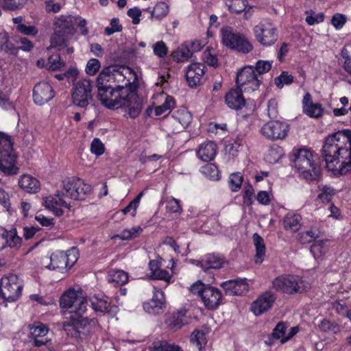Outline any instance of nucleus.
<instances>
[{"mask_svg":"<svg viewBox=\"0 0 351 351\" xmlns=\"http://www.w3.org/2000/svg\"><path fill=\"white\" fill-rule=\"evenodd\" d=\"M101 67L100 62L95 58L90 59L86 66V72L89 75H94Z\"/></svg>","mask_w":351,"mask_h":351,"instance_id":"nucleus-57","label":"nucleus"},{"mask_svg":"<svg viewBox=\"0 0 351 351\" xmlns=\"http://www.w3.org/2000/svg\"><path fill=\"white\" fill-rule=\"evenodd\" d=\"M322 157L328 170L341 175L351 171V131H339L327 137Z\"/></svg>","mask_w":351,"mask_h":351,"instance_id":"nucleus-2","label":"nucleus"},{"mask_svg":"<svg viewBox=\"0 0 351 351\" xmlns=\"http://www.w3.org/2000/svg\"><path fill=\"white\" fill-rule=\"evenodd\" d=\"M201 172L208 178L213 180L219 179V171L217 166L213 163H208L201 168Z\"/></svg>","mask_w":351,"mask_h":351,"instance_id":"nucleus-41","label":"nucleus"},{"mask_svg":"<svg viewBox=\"0 0 351 351\" xmlns=\"http://www.w3.org/2000/svg\"><path fill=\"white\" fill-rule=\"evenodd\" d=\"M254 244L256 247V263H261L265 254V246L263 239L257 233L253 235Z\"/></svg>","mask_w":351,"mask_h":351,"instance_id":"nucleus-33","label":"nucleus"},{"mask_svg":"<svg viewBox=\"0 0 351 351\" xmlns=\"http://www.w3.org/2000/svg\"><path fill=\"white\" fill-rule=\"evenodd\" d=\"M11 137L7 134L0 132V154L14 152Z\"/></svg>","mask_w":351,"mask_h":351,"instance_id":"nucleus-36","label":"nucleus"},{"mask_svg":"<svg viewBox=\"0 0 351 351\" xmlns=\"http://www.w3.org/2000/svg\"><path fill=\"white\" fill-rule=\"evenodd\" d=\"M68 36L64 34H57L54 32L51 38V47L58 49L66 47L67 45Z\"/></svg>","mask_w":351,"mask_h":351,"instance_id":"nucleus-48","label":"nucleus"},{"mask_svg":"<svg viewBox=\"0 0 351 351\" xmlns=\"http://www.w3.org/2000/svg\"><path fill=\"white\" fill-rule=\"evenodd\" d=\"M201 298L208 309H215L220 304L221 293L218 289L208 285L202 293Z\"/></svg>","mask_w":351,"mask_h":351,"instance_id":"nucleus-23","label":"nucleus"},{"mask_svg":"<svg viewBox=\"0 0 351 351\" xmlns=\"http://www.w3.org/2000/svg\"><path fill=\"white\" fill-rule=\"evenodd\" d=\"M272 285L276 291L289 295L302 293L310 288L309 283L302 278L291 274L279 276L273 280Z\"/></svg>","mask_w":351,"mask_h":351,"instance_id":"nucleus-6","label":"nucleus"},{"mask_svg":"<svg viewBox=\"0 0 351 351\" xmlns=\"http://www.w3.org/2000/svg\"><path fill=\"white\" fill-rule=\"evenodd\" d=\"M168 12V5L165 2H158L156 4L155 7L152 10L151 15L152 18L161 20L167 15Z\"/></svg>","mask_w":351,"mask_h":351,"instance_id":"nucleus-40","label":"nucleus"},{"mask_svg":"<svg viewBox=\"0 0 351 351\" xmlns=\"http://www.w3.org/2000/svg\"><path fill=\"white\" fill-rule=\"evenodd\" d=\"M272 61L267 60H258L256 62V65L254 66L255 72L257 75L262 77L263 73H267L271 68Z\"/></svg>","mask_w":351,"mask_h":351,"instance_id":"nucleus-51","label":"nucleus"},{"mask_svg":"<svg viewBox=\"0 0 351 351\" xmlns=\"http://www.w3.org/2000/svg\"><path fill=\"white\" fill-rule=\"evenodd\" d=\"M222 43L226 47L243 53H248L253 49L252 44L246 36L230 26L220 30Z\"/></svg>","mask_w":351,"mask_h":351,"instance_id":"nucleus-5","label":"nucleus"},{"mask_svg":"<svg viewBox=\"0 0 351 351\" xmlns=\"http://www.w3.org/2000/svg\"><path fill=\"white\" fill-rule=\"evenodd\" d=\"M302 217L298 214H287L284 218V227L287 230L297 232L301 227Z\"/></svg>","mask_w":351,"mask_h":351,"instance_id":"nucleus-31","label":"nucleus"},{"mask_svg":"<svg viewBox=\"0 0 351 351\" xmlns=\"http://www.w3.org/2000/svg\"><path fill=\"white\" fill-rule=\"evenodd\" d=\"M221 287L228 295H240L248 291L249 285L246 279L230 280L223 282Z\"/></svg>","mask_w":351,"mask_h":351,"instance_id":"nucleus-18","label":"nucleus"},{"mask_svg":"<svg viewBox=\"0 0 351 351\" xmlns=\"http://www.w3.org/2000/svg\"><path fill=\"white\" fill-rule=\"evenodd\" d=\"M143 232V229L140 226L125 229L121 232L119 234L114 236L121 240H130L138 237Z\"/></svg>","mask_w":351,"mask_h":351,"instance_id":"nucleus-42","label":"nucleus"},{"mask_svg":"<svg viewBox=\"0 0 351 351\" xmlns=\"http://www.w3.org/2000/svg\"><path fill=\"white\" fill-rule=\"evenodd\" d=\"M19 184L21 188L30 193H37L40 186V182L36 178L26 174L21 177Z\"/></svg>","mask_w":351,"mask_h":351,"instance_id":"nucleus-28","label":"nucleus"},{"mask_svg":"<svg viewBox=\"0 0 351 351\" xmlns=\"http://www.w3.org/2000/svg\"><path fill=\"white\" fill-rule=\"evenodd\" d=\"M267 111L269 118L276 119L278 117V103L275 99H271L268 101Z\"/></svg>","mask_w":351,"mask_h":351,"instance_id":"nucleus-63","label":"nucleus"},{"mask_svg":"<svg viewBox=\"0 0 351 351\" xmlns=\"http://www.w3.org/2000/svg\"><path fill=\"white\" fill-rule=\"evenodd\" d=\"M122 30V26L119 24V20L117 18H113L110 21V27L105 28L104 32L106 35L110 36L115 32H119Z\"/></svg>","mask_w":351,"mask_h":351,"instance_id":"nucleus-61","label":"nucleus"},{"mask_svg":"<svg viewBox=\"0 0 351 351\" xmlns=\"http://www.w3.org/2000/svg\"><path fill=\"white\" fill-rule=\"evenodd\" d=\"M22 281L15 274L3 276L0 280V295L8 302L16 300L21 294Z\"/></svg>","mask_w":351,"mask_h":351,"instance_id":"nucleus-10","label":"nucleus"},{"mask_svg":"<svg viewBox=\"0 0 351 351\" xmlns=\"http://www.w3.org/2000/svg\"><path fill=\"white\" fill-rule=\"evenodd\" d=\"M289 130V125L280 121H270L264 124L261 132L266 138L271 141L284 139Z\"/></svg>","mask_w":351,"mask_h":351,"instance_id":"nucleus-14","label":"nucleus"},{"mask_svg":"<svg viewBox=\"0 0 351 351\" xmlns=\"http://www.w3.org/2000/svg\"><path fill=\"white\" fill-rule=\"evenodd\" d=\"M167 209L171 213H180L182 211V208L180 205V202L176 198H171L167 202Z\"/></svg>","mask_w":351,"mask_h":351,"instance_id":"nucleus-64","label":"nucleus"},{"mask_svg":"<svg viewBox=\"0 0 351 351\" xmlns=\"http://www.w3.org/2000/svg\"><path fill=\"white\" fill-rule=\"evenodd\" d=\"M91 306L95 311L106 312L110 306V302L104 298L94 297L90 300Z\"/></svg>","mask_w":351,"mask_h":351,"instance_id":"nucleus-44","label":"nucleus"},{"mask_svg":"<svg viewBox=\"0 0 351 351\" xmlns=\"http://www.w3.org/2000/svg\"><path fill=\"white\" fill-rule=\"evenodd\" d=\"M62 189L57 191L56 198L49 196L45 199V207L51 210L56 215L60 216L63 213L62 207L70 209L71 206L64 197H68L73 200H82L91 191L90 185L86 184L83 180L77 177L66 178L62 182Z\"/></svg>","mask_w":351,"mask_h":351,"instance_id":"nucleus-3","label":"nucleus"},{"mask_svg":"<svg viewBox=\"0 0 351 351\" xmlns=\"http://www.w3.org/2000/svg\"><path fill=\"white\" fill-rule=\"evenodd\" d=\"M151 277L154 280H163L165 283V287L169 284L171 279V275L169 271L161 269L160 268L155 271V273H153V274L151 275Z\"/></svg>","mask_w":351,"mask_h":351,"instance_id":"nucleus-53","label":"nucleus"},{"mask_svg":"<svg viewBox=\"0 0 351 351\" xmlns=\"http://www.w3.org/2000/svg\"><path fill=\"white\" fill-rule=\"evenodd\" d=\"M77 258V252L75 247L66 252L56 251L51 254L50 263L46 265V268L52 270H67L75 263Z\"/></svg>","mask_w":351,"mask_h":351,"instance_id":"nucleus-11","label":"nucleus"},{"mask_svg":"<svg viewBox=\"0 0 351 351\" xmlns=\"http://www.w3.org/2000/svg\"><path fill=\"white\" fill-rule=\"evenodd\" d=\"M263 77L257 75L254 66H245L238 71L236 83L239 87H244L246 91L257 90L262 82Z\"/></svg>","mask_w":351,"mask_h":351,"instance_id":"nucleus-13","label":"nucleus"},{"mask_svg":"<svg viewBox=\"0 0 351 351\" xmlns=\"http://www.w3.org/2000/svg\"><path fill=\"white\" fill-rule=\"evenodd\" d=\"M71 320L64 323V330L68 335L74 337H81V334L86 335L97 324L95 319H88L86 317L77 315H71Z\"/></svg>","mask_w":351,"mask_h":351,"instance_id":"nucleus-8","label":"nucleus"},{"mask_svg":"<svg viewBox=\"0 0 351 351\" xmlns=\"http://www.w3.org/2000/svg\"><path fill=\"white\" fill-rule=\"evenodd\" d=\"M171 117L176 122L180 125L182 129L188 127L192 121L191 114L185 108L176 110L172 114Z\"/></svg>","mask_w":351,"mask_h":351,"instance_id":"nucleus-30","label":"nucleus"},{"mask_svg":"<svg viewBox=\"0 0 351 351\" xmlns=\"http://www.w3.org/2000/svg\"><path fill=\"white\" fill-rule=\"evenodd\" d=\"M225 261L219 254H209L199 262L200 267L206 271L208 269H219L223 267Z\"/></svg>","mask_w":351,"mask_h":351,"instance_id":"nucleus-27","label":"nucleus"},{"mask_svg":"<svg viewBox=\"0 0 351 351\" xmlns=\"http://www.w3.org/2000/svg\"><path fill=\"white\" fill-rule=\"evenodd\" d=\"M205 66L202 64L193 62L188 66L186 78L191 87H196L200 84L204 74Z\"/></svg>","mask_w":351,"mask_h":351,"instance_id":"nucleus-24","label":"nucleus"},{"mask_svg":"<svg viewBox=\"0 0 351 351\" xmlns=\"http://www.w3.org/2000/svg\"><path fill=\"white\" fill-rule=\"evenodd\" d=\"M154 289L152 299L143 304V308L150 314L157 315L162 312L164 306V294L161 289L155 285H154Z\"/></svg>","mask_w":351,"mask_h":351,"instance_id":"nucleus-22","label":"nucleus"},{"mask_svg":"<svg viewBox=\"0 0 351 351\" xmlns=\"http://www.w3.org/2000/svg\"><path fill=\"white\" fill-rule=\"evenodd\" d=\"M136 75L128 66L104 68L97 79L98 99L108 109H122L135 119L143 108L142 99L130 86L136 81Z\"/></svg>","mask_w":351,"mask_h":351,"instance_id":"nucleus-1","label":"nucleus"},{"mask_svg":"<svg viewBox=\"0 0 351 351\" xmlns=\"http://www.w3.org/2000/svg\"><path fill=\"white\" fill-rule=\"evenodd\" d=\"M254 197V191L252 186L249 183L245 184L243 193V203L247 206L252 205Z\"/></svg>","mask_w":351,"mask_h":351,"instance_id":"nucleus-50","label":"nucleus"},{"mask_svg":"<svg viewBox=\"0 0 351 351\" xmlns=\"http://www.w3.org/2000/svg\"><path fill=\"white\" fill-rule=\"evenodd\" d=\"M169 322V326L171 328L175 329L180 328L183 325L187 324L186 311H181L173 313Z\"/></svg>","mask_w":351,"mask_h":351,"instance_id":"nucleus-34","label":"nucleus"},{"mask_svg":"<svg viewBox=\"0 0 351 351\" xmlns=\"http://www.w3.org/2000/svg\"><path fill=\"white\" fill-rule=\"evenodd\" d=\"M335 194V190L330 186H324L322 189V193L318 195L323 202L328 203Z\"/></svg>","mask_w":351,"mask_h":351,"instance_id":"nucleus-56","label":"nucleus"},{"mask_svg":"<svg viewBox=\"0 0 351 351\" xmlns=\"http://www.w3.org/2000/svg\"><path fill=\"white\" fill-rule=\"evenodd\" d=\"M292 157L291 160L300 176L308 181L318 179L321 169L314 163L310 151L305 149L293 150Z\"/></svg>","mask_w":351,"mask_h":351,"instance_id":"nucleus-4","label":"nucleus"},{"mask_svg":"<svg viewBox=\"0 0 351 351\" xmlns=\"http://www.w3.org/2000/svg\"><path fill=\"white\" fill-rule=\"evenodd\" d=\"M256 40L263 46L269 47L278 40L277 29L270 19H263L253 28Z\"/></svg>","mask_w":351,"mask_h":351,"instance_id":"nucleus-9","label":"nucleus"},{"mask_svg":"<svg viewBox=\"0 0 351 351\" xmlns=\"http://www.w3.org/2000/svg\"><path fill=\"white\" fill-rule=\"evenodd\" d=\"M64 65V62L61 60L59 55H51L48 59L47 66L49 70H60Z\"/></svg>","mask_w":351,"mask_h":351,"instance_id":"nucleus-49","label":"nucleus"},{"mask_svg":"<svg viewBox=\"0 0 351 351\" xmlns=\"http://www.w3.org/2000/svg\"><path fill=\"white\" fill-rule=\"evenodd\" d=\"M191 341L199 351L206 343V339L204 332L195 330L191 336Z\"/></svg>","mask_w":351,"mask_h":351,"instance_id":"nucleus-43","label":"nucleus"},{"mask_svg":"<svg viewBox=\"0 0 351 351\" xmlns=\"http://www.w3.org/2000/svg\"><path fill=\"white\" fill-rule=\"evenodd\" d=\"M27 0H0V5L3 10L14 11L24 7Z\"/></svg>","mask_w":351,"mask_h":351,"instance_id":"nucleus-38","label":"nucleus"},{"mask_svg":"<svg viewBox=\"0 0 351 351\" xmlns=\"http://www.w3.org/2000/svg\"><path fill=\"white\" fill-rule=\"evenodd\" d=\"M55 96L52 86L47 82L37 83L33 89V99L36 104L43 106Z\"/></svg>","mask_w":351,"mask_h":351,"instance_id":"nucleus-16","label":"nucleus"},{"mask_svg":"<svg viewBox=\"0 0 351 351\" xmlns=\"http://www.w3.org/2000/svg\"><path fill=\"white\" fill-rule=\"evenodd\" d=\"M14 42L17 44H21V46L16 47L19 49L29 51L34 47V44L28 38L25 37L15 36L14 38Z\"/></svg>","mask_w":351,"mask_h":351,"instance_id":"nucleus-54","label":"nucleus"},{"mask_svg":"<svg viewBox=\"0 0 351 351\" xmlns=\"http://www.w3.org/2000/svg\"><path fill=\"white\" fill-rule=\"evenodd\" d=\"M288 325L285 322H278L272 332V337L276 339H280L285 337Z\"/></svg>","mask_w":351,"mask_h":351,"instance_id":"nucleus-52","label":"nucleus"},{"mask_svg":"<svg viewBox=\"0 0 351 351\" xmlns=\"http://www.w3.org/2000/svg\"><path fill=\"white\" fill-rule=\"evenodd\" d=\"M293 82V76L289 74L287 71H282L281 74L274 79V83L279 88H282L284 85H290Z\"/></svg>","mask_w":351,"mask_h":351,"instance_id":"nucleus-47","label":"nucleus"},{"mask_svg":"<svg viewBox=\"0 0 351 351\" xmlns=\"http://www.w3.org/2000/svg\"><path fill=\"white\" fill-rule=\"evenodd\" d=\"M107 280L114 285H123L128 281V274L123 270L111 269L108 271Z\"/></svg>","mask_w":351,"mask_h":351,"instance_id":"nucleus-29","label":"nucleus"},{"mask_svg":"<svg viewBox=\"0 0 351 351\" xmlns=\"http://www.w3.org/2000/svg\"><path fill=\"white\" fill-rule=\"evenodd\" d=\"M226 5L232 13L239 14L245 10L247 2L246 0H226Z\"/></svg>","mask_w":351,"mask_h":351,"instance_id":"nucleus-37","label":"nucleus"},{"mask_svg":"<svg viewBox=\"0 0 351 351\" xmlns=\"http://www.w3.org/2000/svg\"><path fill=\"white\" fill-rule=\"evenodd\" d=\"M76 21L77 19L71 16H59L55 19L54 32L57 34L73 35Z\"/></svg>","mask_w":351,"mask_h":351,"instance_id":"nucleus-19","label":"nucleus"},{"mask_svg":"<svg viewBox=\"0 0 351 351\" xmlns=\"http://www.w3.org/2000/svg\"><path fill=\"white\" fill-rule=\"evenodd\" d=\"M60 306L71 315H84L88 305V300L73 289H69L61 297Z\"/></svg>","mask_w":351,"mask_h":351,"instance_id":"nucleus-7","label":"nucleus"},{"mask_svg":"<svg viewBox=\"0 0 351 351\" xmlns=\"http://www.w3.org/2000/svg\"><path fill=\"white\" fill-rule=\"evenodd\" d=\"M319 237V233L317 231L307 230L299 234V241L302 243H309Z\"/></svg>","mask_w":351,"mask_h":351,"instance_id":"nucleus-55","label":"nucleus"},{"mask_svg":"<svg viewBox=\"0 0 351 351\" xmlns=\"http://www.w3.org/2000/svg\"><path fill=\"white\" fill-rule=\"evenodd\" d=\"M16 30L19 32L27 36H36L38 32V29L35 26H27L25 24H19V25H17Z\"/></svg>","mask_w":351,"mask_h":351,"instance_id":"nucleus-62","label":"nucleus"},{"mask_svg":"<svg viewBox=\"0 0 351 351\" xmlns=\"http://www.w3.org/2000/svg\"><path fill=\"white\" fill-rule=\"evenodd\" d=\"M202 60L208 65L216 66L218 64L217 58L211 53V50L207 48L202 54Z\"/></svg>","mask_w":351,"mask_h":351,"instance_id":"nucleus-60","label":"nucleus"},{"mask_svg":"<svg viewBox=\"0 0 351 351\" xmlns=\"http://www.w3.org/2000/svg\"><path fill=\"white\" fill-rule=\"evenodd\" d=\"M29 342L34 347H40L51 341L48 337L49 328L40 322L35 323L29 326Z\"/></svg>","mask_w":351,"mask_h":351,"instance_id":"nucleus-15","label":"nucleus"},{"mask_svg":"<svg viewBox=\"0 0 351 351\" xmlns=\"http://www.w3.org/2000/svg\"><path fill=\"white\" fill-rule=\"evenodd\" d=\"M92 82L88 79L77 81L72 93L73 103L80 108H86L93 101Z\"/></svg>","mask_w":351,"mask_h":351,"instance_id":"nucleus-12","label":"nucleus"},{"mask_svg":"<svg viewBox=\"0 0 351 351\" xmlns=\"http://www.w3.org/2000/svg\"><path fill=\"white\" fill-rule=\"evenodd\" d=\"M154 351H182L178 346L166 341L153 343Z\"/></svg>","mask_w":351,"mask_h":351,"instance_id":"nucleus-45","label":"nucleus"},{"mask_svg":"<svg viewBox=\"0 0 351 351\" xmlns=\"http://www.w3.org/2000/svg\"><path fill=\"white\" fill-rule=\"evenodd\" d=\"M16 162L17 156L14 152L0 154V171L8 176L17 174L19 168Z\"/></svg>","mask_w":351,"mask_h":351,"instance_id":"nucleus-20","label":"nucleus"},{"mask_svg":"<svg viewBox=\"0 0 351 351\" xmlns=\"http://www.w3.org/2000/svg\"><path fill=\"white\" fill-rule=\"evenodd\" d=\"M90 151L97 156H101L105 151L104 145L99 138H95L90 144Z\"/></svg>","mask_w":351,"mask_h":351,"instance_id":"nucleus-59","label":"nucleus"},{"mask_svg":"<svg viewBox=\"0 0 351 351\" xmlns=\"http://www.w3.org/2000/svg\"><path fill=\"white\" fill-rule=\"evenodd\" d=\"M243 182V175L240 172L231 173L229 177L228 186L232 192H237Z\"/></svg>","mask_w":351,"mask_h":351,"instance_id":"nucleus-39","label":"nucleus"},{"mask_svg":"<svg viewBox=\"0 0 351 351\" xmlns=\"http://www.w3.org/2000/svg\"><path fill=\"white\" fill-rule=\"evenodd\" d=\"M175 106V101L172 97L167 95L165 102L155 108V114L160 116Z\"/></svg>","mask_w":351,"mask_h":351,"instance_id":"nucleus-46","label":"nucleus"},{"mask_svg":"<svg viewBox=\"0 0 351 351\" xmlns=\"http://www.w3.org/2000/svg\"><path fill=\"white\" fill-rule=\"evenodd\" d=\"M274 301V295L269 292H266L252 304L251 311L255 315H260L268 311Z\"/></svg>","mask_w":351,"mask_h":351,"instance_id":"nucleus-25","label":"nucleus"},{"mask_svg":"<svg viewBox=\"0 0 351 351\" xmlns=\"http://www.w3.org/2000/svg\"><path fill=\"white\" fill-rule=\"evenodd\" d=\"M191 57L192 52L187 44L181 45L172 53L173 60L177 62H185Z\"/></svg>","mask_w":351,"mask_h":351,"instance_id":"nucleus-32","label":"nucleus"},{"mask_svg":"<svg viewBox=\"0 0 351 351\" xmlns=\"http://www.w3.org/2000/svg\"><path fill=\"white\" fill-rule=\"evenodd\" d=\"M225 102L228 108L239 110L249 105V100L244 99L240 87L230 89L225 95Z\"/></svg>","mask_w":351,"mask_h":351,"instance_id":"nucleus-17","label":"nucleus"},{"mask_svg":"<svg viewBox=\"0 0 351 351\" xmlns=\"http://www.w3.org/2000/svg\"><path fill=\"white\" fill-rule=\"evenodd\" d=\"M217 151V145L213 141H206L199 145L197 155L204 162L213 160Z\"/></svg>","mask_w":351,"mask_h":351,"instance_id":"nucleus-26","label":"nucleus"},{"mask_svg":"<svg viewBox=\"0 0 351 351\" xmlns=\"http://www.w3.org/2000/svg\"><path fill=\"white\" fill-rule=\"evenodd\" d=\"M303 112L311 118L318 119L322 117L324 108L319 103H314L313 101L312 95L309 93H306L302 101Z\"/></svg>","mask_w":351,"mask_h":351,"instance_id":"nucleus-21","label":"nucleus"},{"mask_svg":"<svg viewBox=\"0 0 351 351\" xmlns=\"http://www.w3.org/2000/svg\"><path fill=\"white\" fill-rule=\"evenodd\" d=\"M319 328L321 330L324 332H333L334 333H337L339 331V326L336 324L326 319L321 322Z\"/></svg>","mask_w":351,"mask_h":351,"instance_id":"nucleus-58","label":"nucleus"},{"mask_svg":"<svg viewBox=\"0 0 351 351\" xmlns=\"http://www.w3.org/2000/svg\"><path fill=\"white\" fill-rule=\"evenodd\" d=\"M0 51L9 53H14L18 51V48L10 41L8 34L6 32L0 34Z\"/></svg>","mask_w":351,"mask_h":351,"instance_id":"nucleus-35","label":"nucleus"}]
</instances>
